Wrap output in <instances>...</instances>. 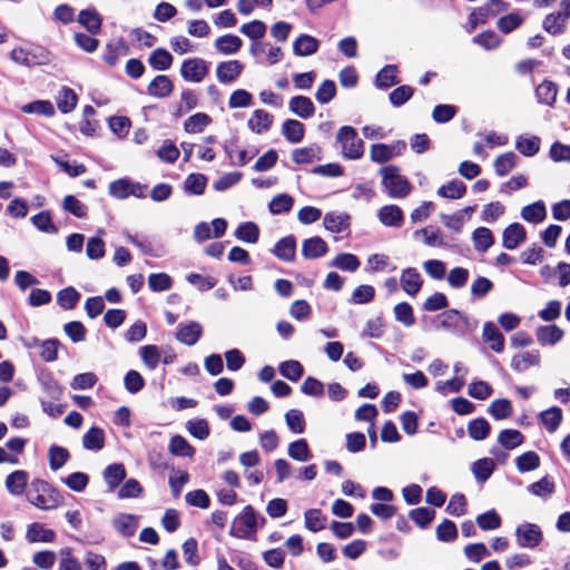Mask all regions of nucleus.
Segmentation results:
<instances>
[{
  "mask_svg": "<svg viewBox=\"0 0 570 570\" xmlns=\"http://www.w3.org/2000/svg\"><path fill=\"white\" fill-rule=\"evenodd\" d=\"M524 22V17H522L519 12H510L505 16H502L497 21V28L504 35H508L518 28H520Z\"/></svg>",
  "mask_w": 570,
  "mask_h": 570,
  "instance_id": "nucleus-44",
  "label": "nucleus"
},
{
  "mask_svg": "<svg viewBox=\"0 0 570 570\" xmlns=\"http://www.w3.org/2000/svg\"><path fill=\"white\" fill-rule=\"evenodd\" d=\"M78 22L91 35H98L101 31L102 19L95 8L81 10L78 14Z\"/></svg>",
  "mask_w": 570,
  "mask_h": 570,
  "instance_id": "nucleus-20",
  "label": "nucleus"
},
{
  "mask_svg": "<svg viewBox=\"0 0 570 570\" xmlns=\"http://www.w3.org/2000/svg\"><path fill=\"white\" fill-rule=\"evenodd\" d=\"M517 155L513 151H507L498 156L493 161L494 171L498 176H507L517 166Z\"/></svg>",
  "mask_w": 570,
  "mask_h": 570,
  "instance_id": "nucleus-42",
  "label": "nucleus"
},
{
  "mask_svg": "<svg viewBox=\"0 0 570 570\" xmlns=\"http://www.w3.org/2000/svg\"><path fill=\"white\" fill-rule=\"evenodd\" d=\"M78 102V97L76 92L69 88L63 86L59 91L57 97V107L62 114L71 112Z\"/></svg>",
  "mask_w": 570,
  "mask_h": 570,
  "instance_id": "nucleus-43",
  "label": "nucleus"
},
{
  "mask_svg": "<svg viewBox=\"0 0 570 570\" xmlns=\"http://www.w3.org/2000/svg\"><path fill=\"white\" fill-rule=\"evenodd\" d=\"M381 174L382 185L391 198H403L410 194L411 183L400 174L399 167L394 165L385 166L381 169Z\"/></svg>",
  "mask_w": 570,
  "mask_h": 570,
  "instance_id": "nucleus-2",
  "label": "nucleus"
},
{
  "mask_svg": "<svg viewBox=\"0 0 570 570\" xmlns=\"http://www.w3.org/2000/svg\"><path fill=\"white\" fill-rule=\"evenodd\" d=\"M273 124V115L263 109H256L249 118L247 125L252 131L262 134L267 131Z\"/></svg>",
  "mask_w": 570,
  "mask_h": 570,
  "instance_id": "nucleus-30",
  "label": "nucleus"
},
{
  "mask_svg": "<svg viewBox=\"0 0 570 570\" xmlns=\"http://www.w3.org/2000/svg\"><path fill=\"white\" fill-rule=\"evenodd\" d=\"M126 475L127 472L122 463L109 464L104 471L109 490H115L126 479Z\"/></svg>",
  "mask_w": 570,
  "mask_h": 570,
  "instance_id": "nucleus-35",
  "label": "nucleus"
},
{
  "mask_svg": "<svg viewBox=\"0 0 570 570\" xmlns=\"http://www.w3.org/2000/svg\"><path fill=\"white\" fill-rule=\"evenodd\" d=\"M328 252L326 242L320 236L307 238L302 245V255L306 259H315L324 256Z\"/></svg>",
  "mask_w": 570,
  "mask_h": 570,
  "instance_id": "nucleus-15",
  "label": "nucleus"
},
{
  "mask_svg": "<svg viewBox=\"0 0 570 570\" xmlns=\"http://www.w3.org/2000/svg\"><path fill=\"white\" fill-rule=\"evenodd\" d=\"M169 450L174 455L178 456H193L195 449L181 435H175L170 439Z\"/></svg>",
  "mask_w": 570,
  "mask_h": 570,
  "instance_id": "nucleus-64",
  "label": "nucleus"
},
{
  "mask_svg": "<svg viewBox=\"0 0 570 570\" xmlns=\"http://www.w3.org/2000/svg\"><path fill=\"white\" fill-rule=\"evenodd\" d=\"M244 66L238 60H229L218 63L216 68L217 79L223 83H229L240 76Z\"/></svg>",
  "mask_w": 570,
  "mask_h": 570,
  "instance_id": "nucleus-13",
  "label": "nucleus"
},
{
  "mask_svg": "<svg viewBox=\"0 0 570 570\" xmlns=\"http://www.w3.org/2000/svg\"><path fill=\"white\" fill-rule=\"evenodd\" d=\"M212 117L205 112H196L184 121V130L187 134L202 132L208 125L212 124Z\"/></svg>",
  "mask_w": 570,
  "mask_h": 570,
  "instance_id": "nucleus-39",
  "label": "nucleus"
},
{
  "mask_svg": "<svg viewBox=\"0 0 570 570\" xmlns=\"http://www.w3.org/2000/svg\"><path fill=\"white\" fill-rule=\"evenodd\" d=\"M491 426L484 417H478L468 424V433L471 439L482 441L489 436Z\"/></svg>",
  "mask_w": 570,
  "mask_h": 570,
  "instance_id": "nucleus-50",
  "label": "nucleus"
},
{
  "mask_svg": "<svg viewBox=\"0 0 570 570\" xmlns=\"http://www.w3.org/2000/svg\"><path fill=\"white\" fill-rule=\"evenodd\" d=\"M541 139L538 136H519L515 140L517 150L525 157H533L540 150Z\"/></svg>",
  "mask_w": 570,
  "mask_h": 570,
  "instance_id": "nucleus-36",
  "label": "nucleus"
},
{
  "mask_svg": "<svg viewBox=\"0 0 570 570\" xmlns=\"http://www.w3.org/2000/svg\"><path fill=\"white\" fill-rule=\"evenodd\" d=\"M397 68L394 65H386L376 75L375 85L379 88H389L400 82L396 76Z\"/></svg>",
  "mask_w": 570,
  "mask_h": 570,
  "instance_id": "nucleus-47",
  "label": "nucleus"
},
{
  "mask_svg": "<svg viewBox=\"0 0 570 570\" xmlns=\"http://www.w3.org/2000/svg\"><path fill=\"white\" fill-rule=\"evenodd\" d=\"M80 299V293L72 286L62 288L57 294V303L63 309H72Z\"/></svg>",
  "mask_w": 570,
  "mask_h": 570,
  "instance_id": "nucleus-51",
  "label": "nucleus"
},
{
  "mask_svg": "<svg viewBox=\"0 0 570 570\" xmlns=\"http://www.w3.org/2000/svg\"><path fill=\"white\" fill-rule=\"evenodd\" d=\"M472 239L475 250L480 253H485L494 244L493 234L488 227L475 228Z\"/></svg>",
  "mask_w": 570,
  "mask_h": 570,
  "instance_id": "nucleus-40",
  "label": "nucleus"
},
{
  "mask_svg": "<svg viewBox=\"0 0 570 570\" xmlns=\"http://www.w3.org/2000/svg\"><path fill=\"white\" fill-rule=\"evenodd\" d=\"M174 57L171 53L164 49V48H157L153 50L148 58V63L154 70L163 71L170 68L173 65Z\"/></svg>",
  "mask_w": 570,
  "mask_h": 570,
  "instance_id": "nucleus-34",
  "label": "nucleus"
},
{
  "mask_svg": "<svg viewBox=\"0 0 570 570\" xmlns=\"http://www.w3.org/2000/svg\"><path fill=\"white\" fill-rule=\"evenodd\" d=\"M498 441L504 449L512 450L523 443L524 436L518 430L507 429L500 432Z\"/></svg>",
  "mask_w": 570,
  "mask_h": 570,
  "instance_id": "nucleus-56",
  "label": "nucleus"
},
{
  "mask_svg": "<svg viewBox=\"0 0 570 570\" xmlns=\"http://www.w3.org/2000/svg\"><path fill=\"white\" fill-rule=\"evenodd\" d=\"M490 18H491V13L489 12V8H484V6L478 7L470 12V14L468 17L465 30L470 33L473 30H475V28L479 24L487 23V21Z\"/></svg>",
  "mask_w": 570,
  "mask_h": 570,
  "instance_id": "nucleus-62",
  "label": "nucleus"
},
{
  "mask_svg": "<svg viewBox=\"0 0 570 570\" xmlns=\"http://www.w3.org/2000/svg\"><path fill=\"white\" fill-rule=\"evenodd\" d=\"M517 543L521 548H537L543 540V533L538 524L524 522L515 529Z\"/></svg>",
  "mask_w": 570,
  "mask_h": 570,
  "instance_id": "nucleus-5",
  "label": "nucleus"
},
{
  "mask_svg": "<svg viewBox=\"0 0 570 570\" xmlns=\"http://www.w3.org/2000/svg\"><path fill=\"white\" fill-rule=\"evenodd\" d=\"M208 73L207 62L202 58H190L183 61L180 76L189 82H200Z\"/></svg>",
  "mask_w": 570,
  "mask_h": 570,
  "instance_id": "nucleus-6",
  "label": "nucleus"
},
{
  "mask_svg": "<svg viewBox=\"0 0 570 570\" xmlns=\"http://www.w3.org/2000/svg\"><path fill=\"white\" fill-rule=\"evenodd\" d=\"M288 455L296 461L305 462L312 454L305 439H298L288 445Z\"/></svg>",
  "mask_w": 570,
  "mask_h": 570,
  "instance_id": "nucleus-63",
  "label": "nucleus"
},
{
  "mask_svg": "<svg viewBox=\"0 0 570 570\" xmlns=\"http://www.w3.org/2000/svg\"><path fill=\"white\" fill-rule=\"evenodd\" d=\"M472 41L485 50L499 48L502 40L493 30H485L474 36Z\"/></svg>",
  "mask_w": 570,
  "mask_h": 570,
  "instance_id": "nucleus-59",
  "label": "nucleus"
},
{
  "mask_svg": "<svg viewBox=\"0 0 570 570\" xmlns=\"http://www.w3.org/2000/svg\"><path fill=\"white\" fill-rule=\"evenodd\" d=\"M62 208L77 218H85L88 214V207L73 195L63 198Z\"/></svg>",
  "mask_w": 570,
  "mask_h": 570,
  "instance_id": "nucleus-61",
  "label": "nucleus"
},
{
  "mask_svg": "<svg viewBox=\"0 0 570 570\" xmlns=\"http://www.w3.org/2000/svg\"><path fill=\"white\" fill-rule=\"evenodd\" d=\"M282 134L291 144H298L304 139L305 126L296 119H287L282 125Z\"/></svg>",
  "mask_w": 570,
  "mask_h": 570,
  "instance_id": "nucleus-24",
  "label": "nucleus"
},
{
  "mask_svg": "<svg viewBox=\"0 0 570 570\" xmlns=\"http://www.w3.org/2000/svg\"><path fill=\"white\" fill-rule=\"evenodd\" d=\"M488 412L495 419V420H504L512 415L513 407L511 404V401L508 399H497L492 401V403L489 406Z\"/></svg>",
  "mask_w": 570,
  "mask_h": 570,
  "instance_id": "nucleus-54",
  "label": "nucleus"
},
{
  "mask_svg": "<svg viewBox=\"0 0 570 570\" xmlns=\"http://www.w3.org/2000/svg\"><path fill=\"white\" fill-rule=\"evenodd\" d=\"M520 472H530L540 466V456L534 451H527L515 459Z\"/></svg>",
  "mask_w": 570,
  "mask_h": 570,
  "instance_id": "nucleus-60",
  "label": "nucleus"
},
{
  "mask_svg": "<svg viewBox=\"0 0 570 570\" xmlns=\"http://www.w3.org/2000/svg\"><path fill=\"white\" fill-rule=\"evenodd\" d=\"M495 463L490 458H482L473 462L471 471L479 483H484L493 474Z\"/></svg>",
  "mask_w": 570,
  "mask_h": 570,
  "instance_id": "nucleus-31",
  "label": "nucleus"
},
{
  "mask_svg": "<svg viewBox=\"0 0 570 570\" xmlns=\"http://www.w3.org/2000/svg\"><path fill=\"white\" fill-rule=\"evenodd\" d=\"M28 484V473L23 470H17L6 478V488L9 493L20 495L24 492Z\"/></svg>",
  "mask_w": 570,
  "mask_h": 570,
  "instance_id": "nucleus-27",
  "label": "nucleus"
},
{
  "mask_svg": "<svg viewBox=\"0 0 570 570\" xmlns=\"http://www.w3.org/2000/svg\"><path fill=\"white\" fill-rule=\"evenodd\" d=\"M541 362V355L538 350L515 354L511 358V367L518 373L527 371L531 366H538Z\"/></svg>",
  "mask_w": 570,
  "mask_h": 570,
  "instance_id": "nucleus-12",
  "label": "nucleus"
},
{
  "mask_svg": "<svg viewBox=\"0 0 570 570\" xmlns=\"http://www.w3.org/2000/svg\"><path fill=\"white\" fill-rule=\"evenodd\" d=\"M56 538V533L51 529H47L42 523L33 522L28 525L26 532V539L30 543L35 542H52Z\"/></svg>",
  "mask_w": 570,
  "mask_h": 570,
  "instance_id": "nucleus-21",
  "label": "nucleus"
},
{
  "mask_svg": "<svg viewBox=\"0 0 570 570\" xmlns=\"http://www.w3.org/2000/svg\"><path fill=\"white\" fill-rule=\"evenodd\" d=\"M400 283L402 289L410 296H415L423 286V279L414 267H407L402 271Z\"/></svg>",
  "mask_w": 570,
  "mask_h": 570,
  "instance_id": "nucleus-10",
  "label": "nucleus"
},
{
  "mask_svg": "<svg viewBox=\"0 0 570 570\" xmlns=\"http://www.w3.org/2000/svg\"><path fill=\"white\" fill-rule=\"evenodd\" d=\"M475 522L478 527L483 531L495 530L500 528L502 523L501 517L494 509L479 514Z\"/></svg>",
  "mask_w": 570,
  "mask_h": 570,
  "instance_id": "nucleus-57",
  "label": "nucleus"
},
{
  "mask_svg": "<svg viewBox=\"0 0 570 570\" xmlns=\"http://www.w3.org/2000/svg\"><path fill=\"white\" fill-rule=\"evenodd\" d=\"M10 58L18 65L26 66L28 68L42 65L49 61V52L41 49L40 53H33L21 47L12 49Z\"/></svg>",
  "mask_w": 570,
  "mask_h": 570,
  "instance_id": "nucleus-7",
  "label": "nucleus"
},
{
  "mask_svg": "<svg viewBox=\"0 0 570 570\" xmlns=\"http://www.w3.org/2000/svg\"><path fill=\"white\" fill-rule=\"evenodd\" d=\"M235 529L238 538H247L257 528L256 512L252 505H246L235 520Z\"/></svg>",
  "mask_w": 570,
  "mask_h": 570,
  "instance_id": "nucleus-8",
  "label": "nucleus"
},
{
  "mask_svg": "<svg viewBox=\"0 0 570 570\" xmlns=\"http://www.w3.org/2000/svg\"><path fill=\"white\" fill-rule=\"evenodd\" d=\"M567 20L560 11H554L544 17L542 28L551 36L561 35L567 29Z\"/></svg>",
  "mask_w": 570,
  "mask_h": 570,
  "instance_id": "nucleus-23",
  "label": "nucleus"
},
{
  "mask_svg": "<svg viewBox=\"0 0 570 570\" xmlns=\"http://www.w3.org/2000/svg\"><path fill=\"white\" fill-rule=\"evenodd\" d=\"M322 159V148L317 144H312L292 151V160L297 165L311 164L314 160Z\"/></svg>",
  "mask_w": 570,
  "mask_h": 570,
  "instance_id": "nucleus-19",
  "label": "nucleus"
},
{
  "mask_svg": "<svg viewBox=\"0 0 570 570\" xmlns=\"http://www.w3.org/2000/svg\"><path fill=\"white\" fill-rule=\"evenodd\" d=\"M521 217L529 223H541L547 217V208L542 200L527 205L521 210Z\"/></svg>",
  "mask_w": 570,
  "mask_h": 570,
  "instance_id": "nucleus-37",
  "label": "nucleus"
},
{
  "mask_svg": "<svg viewBox=\"0 0 570 570\" xmlns=\"http://www.w3.org/2000/svg\"><path fill=\"white\" fill-rule=\"evenodd\" d=\"M318 40L309 35H301L293 43V50L296 56L305 57L315 53L318 50Z\"/></svg>",
  "mask_w": 570,
  "mask_h": 570,
  "instance_id": "nucleus-28",
  "label": "nucleus"
},
{
  "mask_svg": "<svg viewBox=\"0 0 570 570\" xmlns=\"http://www.w3.org/2000/svg\"><path fill=\"white\" fill-rule=\"evenodd\" d=\"M278 370L282 376L292 382H297L304 374L303 365L295 360L282 362Z\"/></svg>",
  "mask_w": 570,
  "mask_h": 570,
  "instance_id": "nucleus-52",
  "label": "nucleus"
},
{
  "mask_svg": "<svg viewBox=\"0 0 570 570\" xmlns=\"http://www.w3.org/2000/svg\"><path fill=\"white\" fill-rule=\"evenodd\" d=\"M174 91V83L166 75L156 76L147 86V92L157 98H166Z\"/></svg>",
  "mask_w": 570,
  "mask_h": 570,
  "instance_id": "nucleus-17",
  "label": "nucleus"
},
{
  "mask_svg": "<svg viewBox=\"0 0 570 570\" xmlns=\"http://www.w3.org/2000/svg\"><path fill=\"white\" fill-rule=\"evenodd\" d=\"M174 281L167 273H153L148 276V286L153 292H165L173 287Z\"/></svg>",
  "mask_w": 570,
  "mask_h": 570,
  "instance_id": "nucleus-58",
  "label": "nucleus"
},
{
  "mask_svg": "<svg viewBox=\"0 0 570 570\" xmlns=\"http://www.w3.org/2000/svg\"><path fill=\"white\" fill-rule=\"evenodd\" d=\"M537 340L541 345H554L562 340L564 332L557 325H541L535 331Z\"/></svg>",
  "mask_w": 570,
  "mask_h": 570,
  "instance_id": "nucleus-22",
  "label": "nucleus"
},
{
  "mask_svg": "<svg viewBox=\"0 0 570 570\" xmlns=\"http://www.w3.org/2000/svg\"><path fill=\"white\" fill-rule=\"evenodd\" d=\"M272 253L281 261L293 262L296 257V238L288 235L281 238L274 246Z\"/></svg>",
  "mask_w": 570,
  "mask_h": 570,
  "instance_id": "nucleus-14",
  "label": "nucleus"
},
{
  "mask_svg": "<svg viewBox=\"0 0 570 570\" xmlns=\"http://www.w3.org/2000/svg\"><path fill=\"white\" fill-rule=\"evenodd\" d=\"M31 504L41 509L50 510L60 505L62 497L59 491L52 488L47 481L35 479L28 493Z\"/></svg>",
  "mask_w": 570,
  "mask_h": 570,
  "instance_id": "nucleus-1",
  "label": "nucleus"
},
{
  "mask_svg": "<svg viewBox=\"0 0 570 570\" xmlns=\"http://www.w3.org/2000/svg\"><path fill=\"white\" fill-rule=\"evenodd\" d=\"M202 335L203 326L198 322L191 321L185 325L179 324L176 338L187 346H193L199 341Z\"/></svg>",
  "mask_w": 570,
  "mask_h": 570,
  "instance_id": "nucleus-11",
  "label": "nucleus"
},
{
  "mask_svg": "<svg viewBox=\"0 0 570 570\" xmlns=\"http://www.w3.org/2000/svg\"><path fill=\"white\" fill-rule=\"evenodd\" d=\"M540 421L544 428L553 433L557 431L562 421V411L558 406H552L540 413Z\"/></svg>",
  "mask_w": 570,
  "mask_h": 570,
  "instance_id": "nucleus-48",
  "label": "nucleus"
},
{
  "mask_svg": "<svg viewBox=\"0 0 570 570\" xmlns=\"http://www.w3.org/2000/svg\"><path fill=\"white\" fill-rule=\"evenodd\" d=\"M482 338L489 343L490 348L495 353L504 351V336L492 322H487L483 325Z\"/></svg>",
  "mask_w": 570,
  "mask_h": 570,
  "instance_id": "nucleus-16",
  "label": "nucleus"
},
{
  "mask_svg": "<svg viewBox=\"0 0 570 570\" xmlns=\"http://www.w3.org/2000/svg\"><path fill=\"white\" fill-rule=\"evenodd\" d=\"M207 177L200 173L189 174L184 181V191L188 195L200 196L205 193Z\"/></svg>",
  "mask_w": 570,
  "mask_h": 570,
  "instance_id": "nucleus-32",
  "label": "nucleus"
},
{
  "mask_svg": "<svg viewBox=\"0 0 570 570\" xmlns=\"http://www.w3.org/2000/svg\"><path fill=\"white\" fill-rule=\"evenodd\" d=\"M289 110L301 118L307 119L315 114V106L306 96H295L289 100Z\"/></svg>",
  "mask_w": 570,
  "mask_h": 570,
  "instance_id": "nucleus-25",
  "label": "nucleus"
},
{
  "mask_svg": "<svg viewBox=\"0 0 570 570\" xmlns=\"http://www.w3.org/2000/svg\"><path fill=\"white\" fill-rule=\"evenodd\" d=\"M235 237L242 242L255 244L259 238V227L254 222L242 223L235 230Z\"/></svg>",
  "mask_w": 570,
  "mask_h": 570,
  "instance_id": "nucleus-45",
  "label": "nucleus"
},
{
  "mask_svg": "<svg viewBox=\"0 0 570 570\" xmlns=\"http://www.w3.org/2000/svg\"><path fill=\"white\" fill-rule=\"evenodd\" d=\"M337 141L342 146L344 157L348 159H358L364 154V141L358 138L357 131L352 126H343L336 135Z\"/></svg>",
  "mask_w": 570,
  "mask_h": 570,
  "instance_id": "nucleus-3",
  "label": "nucleus"
},
{
  "mask_svg": "<svg viewBox=\"0 0 570 570\" xmlns=\"http://www.w3.org/2000/svg\"><path fill=\"white\" fill-rule=\"evenodd\" d=\"M558 86L551 80H543L535 89V95L541 104L553 106L557 99Z\"/></svg>",
  "mask_w": 570,
  "mask_h": 570,
  "instance_id": "nucleus-41",
  "label": "nucleus"
},
{
  "mask_svg": "<svg viewBox=\"0 0 570 570\" xmlns=\"http://www.w3.org/2000/svg\"><path fill=\"white\" fill-rule=\"evenodd\" d=\"M438 195L449 199L462 198L466 193V186L459 179H453L438 189Z\"/></svg>",
  "mask_w": 570,
  "mask_h": 570,
  "instance_id": "nucleus-46",
  "label": "nucleus"
},
{
  "mask_svg": "<svg viewBox=\"0 0 570 570\" xmlns=\"http://www.w3.org/2000/svg\"><path fill=\"white\" fill-rule=\"evenodd\" d=\"M96 110L92 106L86 105L82 110V119L79 122V130L85 136H96L99 128V124L94 119Z\"/></svg>",
  "mask_w": 570,
  "mask_h": 570,
  "instance_id": "nucleus-33",
  "label": "nucleus"
},
{
  "mask_svg": "<svg viewBox=\"0 0 570 570\" xmlns=\"http://www.w3.org/2000/svg\"><path fill=\"white\" fill-rule=\"evenodd\" d=\"M294 205V198L288 194H278L272 198L268 209L273 215H279L291 212Z\"/></svg>",
  "mask_w": 570,
  "mask_h": 570,
  "instance_id": "nucleus-53",
  "label": "nucleus"
},
{
  "mask_svg": "<svg viewBox=\"0 0 570 570\" xmlns=\"http://www.w3.org/2000/svg\"><path fill=\"white\" fill-rule=\"evenodd\" d=\"M48 458L50 469L56 471L67 463L70 459V453L66 448L53 444L49 448Z\"/></svg>",
  "mask_w": 570,
  "mask_h": 570,
  "instance_id": "nucleus-49",
  "label": "nucleus"
},
{
  "mask_svg": "<svg viewBox=\"0 0 570 570\" xmlns=\"http://www.w3.org/2000/svg\"><path fill=\"white\" fill-rule=\"evenodd\" d=\"M324 227L332 233H342L350 228V216L346 214L327 213L323 220Z\"/></svg>",
  "mask_w": 570,
  "mask_h": 570,
  "instance_id": "nucleus-38",
  "label": "nucleus"
},
{
  "mask_svg": "<svg viewBox=\"0 0 570 570\" xmlns=\"http://www.w3.org/2000/svg\"><path fill=\"white\" fill-rule=\"evenodd\" d=\"M527 239V230L520 223L508 225L502 233V245L507 249H514Z\"/></svg>",
  "mask_w": 570,
  "mask_h": 570,
  "instance_id": "nucleus-9",
  "label": "nucleus"
},
{
  "mask_svg": "<svg viewBox=\"0 0 570 570\" xmlns=\"http://www.w3.org/2000/svg\"><path fill=\"white\" fill-rule=\"evenodd\" d=\"M243 46L242 39L236 35H224L216 39L215 48L223 55H233L240 50Z\"/></svg>",
  "mask_w": 570,
  "mask_h": 570,
  "instance_id": "nucleus-29",
  "label": "nucleus"
},
{
  "mask_svg": "<svg viewBox=\"0 0 570 570\" xmlns=\"http://www.w3.org/2000/svg\"><path fill=\"white\" fill-rule=\"evenodd\" d=\"M380 222L387 227H401L404 222L402 209L397 205H385L379 210Z\"/></svg>",
  "mask_w": 570,
  "mask_h": 570,
  "instance_id": "nucleus-18",
  "label": "nucleus"
},
{
  "mask_svg": "<svg viewBox=\"0 0 570 570\" xmlns=\"http://www.w3.org/2000/svg\"><path fill=\"white\" fill-rule=\"evenodd\" d=\"M105 431L98 426H91L82 436V445L86 450L100 451L105 446Z\"/></svg>",
  "mask_w": 570,
  "mask_h": 570,
  "instance_id": "nucleus-26",
  "label": "nucleus"
},
{
  "mask_svg": "<svg viewBox=\"0 0 570 570\" xmlns=\"http://www.w3.org/2000/svg\"><path fill=\"white\" fill-rule=\"evenodd\" d=\"M114 527L122 537L129 538L135 534L137 522L134 515L124 513L114 521Z\"/></svg>",
  "mask_w": 570,
  "mask_h": 570,
  "instance_id": "nucleus-55",
  "label": "nucleus"
},
{
  "mask_svg": "<svg viewBox=\"0 0 570 570\" xmlns=\"http://www.w3.org/2000/svg\"><path fill=\"white\" fill-rule=\"evenodd\" d=\"M440 323L436 328L444 330L454 335H465L470 331V322L468 316L456 308H451L438 315Z\"/></svg>",
  "mask_w": 570,
  "mask_h": 570,
  "instance_id": "nucleus-4",
  "label": "nucleus"
}]
</instances>
